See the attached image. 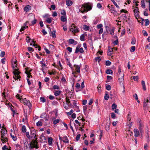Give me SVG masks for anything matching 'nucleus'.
Segmentation results:
<instances>
[{
    "instance_id": "f257e3e1",
    "label": "nucleus",
    "mask_w": 150,
    "mask_h": 150,
    "mask_svg": "<svg viewBox=\"0 0 150 150\" xmlns=\"http://www.w3.org/2000/svg\"><path fill=\"white\" fill-rule=\"evenodd\" d=\"M92 8V4L89 2L84 3L81 6H79V13L80 12L81 13H84L85 12H87L91 10Z\"/></svg>"
},
{
    "instance_id": "f03ea898",
    "label": "nucleus",
    "mask_w": 150,
    "mask_h": 150,
    "mask_svg": "<svg viewBox=\"0 0 150 150\" xmlns=\"http://www.w3.org/2000/svg\"><path fill=\"white\" fill-rule=\"evenodd\" d=\"M7 130L4 129H2L1 131V140L3 142V143L6 142L8 141V139L6 137Z\"/></svg>"
},
{
    "instance_id": "7ed1b4c3",
    "label": "nucleus",
    "mask_w": 150,
    "mask_h": 150,
    "mask_svg": "<svg viewBox=\"0 0 150 150\" xmlns=\"http://www.w3.org/2000/svg\"><path fill=\"white\" fill-rule=\"evenodd\" d=\"M118 73L117 76L118 77V80L120 85H123V82L124 81V74L121 73V70L120 68H119L118 69Z\"/></svg>"
},
{
    "instance_id": "20e7f679",
    "label": "nucleus",
    "mask_w": 150,
    "mask_h": 150,
    "mask_svg": "<svg viewBox=\"0 0 150 150\" xmlns=\"http://www.w3.org/2000/svg\"><path fill=\"white\" fill-rule=\"evenodd\" d=\"M13 73L14 74V75L13 76V78L16 80L20 78L21 77L20 75V72L17 69H15V67L14 66H13Z\"/></svg>"
},
{
    "instance_id": "39448f33",
    "label": "nucleus",
    "mask_w": 150,
    "mask_h": 150,
    "mask_svg": "<svg viewBox=\"0 0 150 150\" xmlns=\"http://www.w3.org/2000/svg\"><path fill=\"white\" fill-rule=\"evenodd\" d=\"M69 30L70 31L74 34L79 31L78 27L74 24H72L71 26L70 27Z\"/></svg>"
},
{
    "instance_id": "423d86ee",
    "label": "nucleus",
    "mask_w": 150,
    "mask_h": 150,
    "mask_svg": "<svg viewBox=\"0 0 150 150\" xmlns=\"http://www.w3.org/2000/svg\"><path fill=\"white\" fill-rule=\"evenodd\" d=\"M28 18L29 21H30L33 19H34L33 20L31 21V24L29 23V26L33 25L36 23L37 20L35 18V17L32 14H29L28 16Z\"/></svg>"
},
{
    "instance_id": "0eeeda50",
    "label": "nucleus",
    "mask_w": 150,
    "mask_h": 150,
    "mask_svg": "<svg viewBox=\"0 0 150 150\" xmlns=\"http://www.w3.org/2000/svg\"><path fill=\"white\" fill-rule=\"evenodd\" d=\"M37 138L33 139L32 142L30 144V148L33 149L34 148L36 149H38V146L37 145L38 142H37Z\"/></svg>"
},
{
    "instance_id": "6e6552de",
    "label": "nucleus",
    "mask_w": 150,
    "mask_h": 150,
    "mask_svg": "<svg viewBox=\"0 0 150 150\" xmlns=\"http://www.w3.org/2000/svg\"><path fill=\"white\" fill-rule=\"evenodd\" d=\"M80 46L79 45H78L76 47L75 50V53H77L79 52L81 53H83L84 52V51L83 50V48L82 47L80 48Z\"/></svg>"
},
{
    "instance_id": "1a4fd4ad",
    "label": "nucleus",
    "mask_w": 150,
    "mask_h": 150,
    "mask_svg": "<svg viewBox=\"0 0 150 150\" xmlns=\"http://www.w3.org/2000/svg\"><path fill=\"white\" fill-rule=\"evenodd\" d=\"M74 67L75 68V70L76 71L74 72H73L72 73V74L74 75L76 73V72H77L78 73H80V66L78 65L75 64L74 65Z\"/></svg>"
},
{
    "instance_id": "9d476101",
    "label": "nucleus",
    "mask_w": 150,
    "mask_h": 150,
    "mask_svg": "<svg viewBox=\"0 0 150 150\" xmlns=\"http://www.w3.org/2000/svg\"><path fill=\"white\" fill-rule=\"evenodd\" d=\"M23 102L26 105H27L30 108H32V106L29 100H28L26 98H25L23 100Z\"/></svg>"
},
{
    "instance_id": "9b49d317",
    "label": "nucleus",
    "mask_w": 150,
    "mask_h": 150,
    "mask_svg": "<svg viewBox=\"0 0 150 150\" xmlns=\"http://www.w3.org/2000/svg\"><path fill=\"white\" fill-rule=\"evenodd\" d=\"M135 8V9H134L133 11L134 13V16L136 18H137L139 17V11L138 10V8L137 7H136Z\"/></svg>"
},
{
    "instance_id": "f8f14e48",
    "label": "nucleus",
    "mask_w": 150,
    "mask_h": 150,
    "mask_svg": "<svg viewBox=\"0 0 150 150\" xmlns=\"http://www.w3.org/2000/svg\"><path fill=\"white\" fill-rule=\"evenodd\" d=\"M36 136V132L35 130H32L30 133L31 138L35 139Z\"/></svg>"
},
{
    "instance_id": "ddd939ff",
    "label": "nucleus",
    "mask_w": 150,
    "mask_h": 150,
    "mask_svg": "<svg viewBox=\"0 0 150 150\" xmlns=\"http://www.w3.org/2000/svg\"><path fill=\"white\" fill-rule=\"evenodd\" d=\"M106 123L105 125V129L106 130L108 131L110 129V121L108 120H106Z\"/></svg>"
},
{
    "instance_id": "4468645a",
    "label": "nucleus",
    "mask_w": 150,
    "mask_h": 150,
    "mask_svg": "<svg viewBox=\"0 0 150 150\" xmlns=\"http://www.w3.org/2000/svg\"><path fill=\"white\" fill-rule=\"evenodd\" d=\"M69 43L70 44H73L74 45H76L77 44V42L76 41L72 39H69Z\"/></svg>"
},
{
    "instance_id": "2eb2a0df",
    "label": "nucleus",
    "mask_w": 150,
    "mask_h": 150,
    "mask_svg": "<svg viewBox=\"0 0 150 150\" xmlns=\"http://www.w3.org/2000/svg\"><path fill=\"white\" fill-rule=\"evenodd\" d=\"M134 136L135 137H137L139 134V130L137 129H135L134 130Z\"/></svg>"
},
{
    "instance_id": "dca6fc26",
    "label": "nucleus",
    "mask_w": 150,
    "mask_h": 150,
    "mask_svg": "<svg viewBox=\"0 0 150 150\" xmlns=\"http://www.w3.org/2000/svg\"><path fill=\"white\" fill-rule=\"evenodd\" d=\"M108 6L110 10L112 11V13L113 11H114L116 13L117 12V11L115 10L113 6L112 5H111L110 6L109 5Z\"/></svg>"
},
{
    "instance_id": "f3484780",
    "label": "nucleus",
    "mask_w": 150,
    "mask_h": 150,
    "mask_svg": "<svg viewBox=\"0 0 150 150\" xmlns=\"http://www.w3.org/2000/svg\"><path fill=\"white\" fill-rule=\"evenodd\" d=\"M33 44H32V43H31L30 44V45H33L34 47H35V48H38V50L39 51H40L41 50V47L38 45L37 44H36L33 41Z\"/></svg>"
},
{
    "instance_id": "a211bd4d",
    "label": "nucleus",
    "mask_w": 150,
    "mask_h": 150,
    "mask_svg": "<svg viewBox=\"0 0 150 150\" xmlns=\"http://www.w3.org/2000/svg\"><path fill=\"white\" fill-rule=\"evenodd\" d=\"M112 49H110V47H108L107 54L108 56H110L112 54Z\"/></svg>"
},
{
    "instance_id": "6ab92c4d",
    "label": "nucleus",
    "mask_w": 150,
    "mask_h": 150,
    "mask_svg": "<svg viewBox=\"0 0 150 150\" xmlns=\"http://www.w3.org/2000/svg\"><path fill=\"white\" fill-rule=\"evenodd\" d=\"M61 20L63 22H65L67 21L66 16H62L61 17Z\"/></svg>"
},
{
    "instance_id": "aec40b11",
    "label": "nucleus",
    "mask_w": 150,
    "mask_h": 150,
    "mask_svg": "<svg viewBox=\"0 0 150 150\" xmlns=\"http://www.w3.org/2000/svg\"><path fill=\"white\" fill-rule=\"evenodd\" d=\"M66 4L67 6H69L72 4L73 2L72 1L68 0L66 1Z\"/></svg>"
},
{
    "instance_id": "412c9836",
    "label": "nucleus",
    "mask_w": 150,
    "mask_h": 150,
    "mask_svg": "<svg viewBox=\"0 0 150 150\" xmlns=\"http://www.w3.org/2000/svg\"><path fill=\"white\" fill-rule=\"evenodd\" d=\"M106 73L108 74H112L113 71L111 70L108 69L106 71Z\"/></svg>"
},
{
    "instance_id": "4be33fe9",
    "label": "nucleus",
    "mask_w": 150,
    "mask_h": 150,
    "mask_svg": "<svg viewBox=\"0 0 150 150\" xmlns=\"http://www.w3.org/2000/svg\"><path fill=\"white\" fill-rule=\"evenodd\" d=\"M142 84L143 87V89L144 91H145L146 90V87L145 82L144 81H142Z\"/></svg>"
},
{
    "instance_id": "5701e85b",
    "label": "nucleus",
    "mask_w": 150,
    "mask_h": 150,
    "mask_svg": "<svg viewBox=\"0 0 150 150\" xmlns=\"http://www.w3.org/2000/svg\"><path fill=\"white\" fill-rule=\"evenodd\" d=\"M53 139L52 137H49L48 138V143L49 145H50L52 144Z\"/></svg>"
},
{
    "instance_id": "b1692460",
    "label": "nucleus",
    "mask_w": 150,
    "mask_h": 150,
    "mask_svg": "<svg viewBox=\"0 0 150 150\" xmlns=\"http://www.w3.org/2000/svg\"><path fill=\"white\" fill-rule=\"evenodd\" d=\"M148 102L146 101H144V104H143V107L144 108V110H146V108H147V106L148 105Z\"/></svg>"
},
{
    "instance_id": "393cba45",
    "label": "nucleus",
    "mask_w": 150,
    "mask_h": 150,
    "mask_svg": "<svg viewBox=\"0 0 150 150\" xmlns=\"http://www.w3.org/2000/svg\"><path fill=\"white\" fill-rule=\"evenodd\" d=\"M31 7L29 5H28L26 6L24 8V11H28L30 9Z\"/></svg>"
},
{
    "instance_id": "a878e982",
    "label": "nucleus",
    "mask_w": 150,
    "mask_h": 150,
    "mask_svg": "<svg viewBox=\"0 0 150 150\" xmlns=\"http://www.w3.org/2000/svg\"><path fill=\"white\" fill-rule=\"evenodd\" d=\"M83 29L85 30L86 31L89 30V26L86 25H83Z\"/></svg>"
},
{
    "instance_id": "bb28decb",
    "label": "nucleus",
    "mask_w": 150,
    "mask_h": 150,
    "mask_svg": "<svg viewBox=\"0 0 150 150\" xmlns=\"http://www.w3.org/2000/svg\"><path fill=\"white\" fill-rule=\"evenodd\" d=\"M139 129L141 134L143 132V127L141 124H140L139 126Z\"/></svg>"
},
{
    "instance_id": "cd10ccee",
    "label": "nucleus",
    "mask_w": 150,
    "mask_h": 150,
    "mask_svg": "<svg viewBox=\"0 0 150 150\" xmlns=\"http://www.w3.org/2000/svg\"><path fill=\"white\" fill-rule=\"evenodd\" d=\"M61 93V91H56L54 93V95L57 96L59 95Z\"/></svg>"
},
{
    "instance_id": "c85d7f7f",
    "label": "nucleus",
    "mask_w": 150,
    "mask_h": 150,
    "mask_svg": "<svg viewBox=\"0 0 150 150\" xmlns=\"http://www.w3.org/2000/svg\"><path fill=\"white\" fill-rule=\"evenodd\" d=\"M109 98V96L108 94V92H106L105 95L104 96V99L105 100H107Z\"/></svg>"
},
{
    "instance_id": "c756f323",
    "label": "nucleus",
    "mask_w": 150,
    "mask_h": 150,
    "mask_svg": "<svg viewBox=\"0 0 150 150\" xmlns=\"http://www.w3.org/2000/svg\"><path fill=\"white\" fill-rule=\"evenodd\" d=\"M145 1L146 2V0H142V1H141L142 7L143 8H145V3H144Z\"/></svg>"
},
{
    "instance_id": "7c9ffc66",
    "label": "nucleus",
    "mask_w": 150,
    "mask_h": 150,
    "mask_svg": "<svg viewBox=\"0 0 150 150\" xmlns=\"http://www.w3.org/2000/svg\"><path fill=\"white\" fill-rule=\"evenodd\" d=\"M55 31L54 30H53L52 31L51 33V36H52L53 38H55L56 37L55 35Z\"/></svg>"
},
{
    "instance_id": "2f4dec72",
    "label": "nucleus",
    "mask_w": 150,
    "mask_h": 150,
    "mask_svg": "<svg viewBox=\"0 0 150 150\" xmlns=\"http://www.w3.org/2000/svg\"><path fill=\"white\" fill-rule=\"evenodd\" d=\"M21 130L23 132H25L26 131L25 126L24 125L22 127Z\"/></svg>"
},
{
    "instance_id": "473e14b6",
    "label": "nucleus",
    "mask_w": 150,
    "mask_h": 150,
    "mask_svg": "<svg viewBox=\"0 0 150 150\" xmlns=\"http://www.w3.org/2000/svg\"><path fill=\"white\" fill-rule=\"evenodd\" d=\"M46 21L48 23L50 24L52 22V19L50 18H47Z\"/></svg>"
},
{
    "instance_id": "72a5a7b5",
    "label": "nucleus",
    "mask_w": 150,
    "mask_h": 150,
    "mask_svg": "<svg viewBox=\"0 0 150 150\" xmlns=\"http://www.w3.org/2000/svg\"><path fill=\"white\" fill-rule=\"evenodd\" d=\"M80 40L81 41H84L85 40V36L83 34H82L81 35Z\"/></svg>"
},
{
    "instance_id": "f704fd0d",
    "label": "nucleus",
    "mask_w": 150,
    "mask_h": 150,
    "mask_svg": "<svg viewBox=\"0 0 150 150\" xmlns=\"http://www.w3.org/2000/svg\"><path fill=\"white\" fill-rule=\"evenodd\" d=\"M145 23L144 25L145 26H147L149 24L150 22L149 20L148 19H146L145 20Z\"/></svg>"
},
{
    "instance_id": "c9c22d12",
    "label": "nucleus",
    "mask_w": 150,
    "mask_h": 150,
    "mask_svg": "<svg viewBox=\"0 0 150 150\" xmlns=\"http://www.w3.org/2000/svg\"><path fill=\"white\" fill-rule=\"evenodd\" d=\"M109 31L111 35H113L114 34V30L112 29L109 28Z\"/></svg>"
},
{
    "instance_id": "e433bc0d",
    "label": "nucleus",
    "mask_w": 150,
    "mask_h": 150,
    "mask_svg": "<svg viewBox=\"0 0 150 150\" xmlns=\"http://www.w3.org/2000/svg\"><path fill=\"white\" fill-rule=\"evenodd\" d=\"M11 137L12 139L14 141H16L17 140V138L16 136L12 135L11 134H10Z\"/></svg>"
},
{
    "instance_id": "4c0bfd02",
    "label": "nucleus",
    "mask_w": 150,
    "mask_h": 150,
    "mask_svg": "<svg viewBox=\"0 0 150 150\" xmlns=\"http://www.w3.org/2000/svg\"><path fill=\"white\" fill-rule=\"evenodd\" d=\"M60 120L59 119H57L53 121V124L54 125H56L59 122Z\"/></svg>"
},
{
    "instance_id": "58836bf2",
    "label": "nucleus",
    "mask_w": 150,
    "mask_h": 150,
    "mask_svg": "<svg viewBox=\"0 0 150 150\" xmlns=\"http://www.w3.org/2000/svg\"><path fill=\"white\" fill-rule=\"evenodd\" d=\"M61 14L63 15V16H66V13L65 11L64 10H61Z\"/></svg>"
},
{
    "instance_id": "ea45409f",
    "label": "nucleus",
    "mask_w": 150,
    "mask_h": 150,
    "mask_svg": "<svg viewBox=\"0 0 150 150\" xmlns=\"http://www.w3.org/2000/svg\"><path fill=\"white\" fill-rule=\"evenodd\" d=\"M63 103L64 104L63 106L64 108L65 109L67 110L69 108V104L67 103L66 104H65L64 102Z\"/></svg>"
},
{
    "instance_id": "a19ab883",
    "label": "nucleus",
    "mask_w": 150,
    "mask_h": 150,
    "mask_svg": "<svg viewBox=\"0 0 150 150\" xmlns=\"http://www.w3.org/2000/svg\"><path fill=\"white\" fill-rule=\"evenodd\" d=\"M117 105L115 103H113L112 106V109L113 110L115 109H116L117 108Z\"/></svg>"
},
{
    "instance_id": "79ce46f5",
    "label": "nucleus",
    "mask_w": 150,
    "mask_h": 150,
    "mask_svg": "<svg viewBox=\"0 0 150 150\" xmlns=\"http://www.w3.org/2000/svg\"><path fill=\"white\" fill-rule=\"evenodd\" d=\"M111 64V62L109 60H107L106 61L105 65L106 66H110Z\"/></svg>"
},
{
    "instance_id": "37998d69",
    "label": "nucleus",
    "mask_w": 150,
    "mask_h": 150,
    "mask_svg": "<svg viewBox=\"0 0 150 150\" xmlns=\"http://www.w3.org/2000/svg\"><path fill=\"white\" fill-rule=\"evenodd\" d=\"M10 109L13 112V116H14V114L15 113H16V111L15 110H14L13 108H12V106H10Z\"/></svg>"
},
{
    "instance_id": "c03bdc74",
    "label": "nucleus",
    "mask_w": 150,
    "mask_h": 150,
    "mask_svg": "<svg viewBox=\"0 0 150 150\" xmlns=\"http://www.w3.org/2000/svg\"><path fill=\"white\" fill-rule=\"evenodd\" d=\"M144 101H146L148 103L149 102V103H150V96H149V97L147 98V99L144 98Z\"/></svg>"
},
{
    "instance_id": "a18cd8bd",
    "label": "nucleus",
    "mask_w": 150,
    "mask_h": 150,
    "mask_svg": "<svg viewBox=\"0 0 150 150\" xmlns=\"http://www.w3.org/2000/svg\"><path fill=\"white\" fill-rule=\"evenodd\" d=\"M40 63L41 65V67L42 68L45 67L46 66L45 63L42 61H40Z\"/></svg>"
},
{
    "instance_id": "49530a36",
    "label": "nucleus",
    "mask_w": 150,
    "mask_h": 150,
    "mask_svg": "<svg viewBox=\"0 0 150 150\" xmlns=\"http://www.w3.org/2000/svg\"><path fill=\"white\" fill-rule=\"evenodd\" d=\"M42 122L40 121H39L36 123V125L38 126H42Z\"/></svg>"
},
{
    "instance_id": "de8ad7c7",
    "label": "nucleus",
    "mask_w": 150,
    "mask_h": 150,
    "mask_svg": "<svg viewBox=\"0 0 150 150\" xmlns=\"http://www.w3.org/2000/svg\"><path fill=\"white\" fill-rule=\"evenodd\" d=\"M74 110H73L71 109V110L70 112H67V114L69 115H71L72 114Z\"/></svg>"
},
{
    "instance_id": "09e8293b",
    "label": "nucleus",
    "mask_w": 150,
    "mask_h": 150,
    "mask_svg": "<svg viewBox=\"0 0 150 150\" xmlns=\"http://www.w3.org/2000/svg\"><path fill=\"white\" fill-rule=\"evenodd\" d=\"M40 100L41 102L44 103L45 102V99L43 97H41L40 98Z\"/></svg>"
},
{
    "instance_id": "8fccbe9b",
    "label": "nucleus",
    "mask_w": 150,
    "mask_h": 150,
    "mask_svg": "<svg viewBox=\"0 0 150 150\" xmlns=\"http://www.w3.org/2000/svg\"><path fill=\"white\" fill-rule=\"evenodd\" d=\"M111 86L110 85H107L106 86V88L108 91H110L111 89Z\"/></svg>"
},
{
    "instance_id": "3c124183",
    "label": "nucleus",
    "mask_w": 150,
    "mask_h": 150,
    "mask_svg": "<svg viewBox=\"0 0 150 150\" xmlns=\"http://www.w3.org/2000/svg\"><path fill=\"white\" fill-rule=\"evenodd\" d=\"M133 79L134 81H137L139 79V76H133Z\"/></svg>"
},
{
    "instance_id": "603ef678",
    "label": "nucleus",
    "mask_w": 150,
    "mask_h": 150,
    "mask_svg": "<svg viewBox=\"0 0 150 150\" xmlns=\"http://www.w3.org/2000/svg\"><path fill=\"white\" fill-rule=\"evenodd\" d=\"M26 74L27 75L28 78L29 79L30 77H32V76L30 75V73L28 72H25Z\"/></svg>"
},
{
    "instance_id": "864d4df0",
    "label": "nucleus",
    "mask_w": 150,
    "mask_h": 150,
    "mask_svg": "<svg viewBox=\"0 0 150 150\" xmlns=\"http://www.w3.org/2000/svg\"><path fill=\"white\" fill-rule=\"evenodd\" d=\"M135 50V46H132L131 47L130 52H134Z\"/></svg>"
},
{
    "instance_id": "5fc2aeb1",
    "label": "nucleus",
    "mask_w": 150,
    "mask_h": 150,
    "mask_svg": "<svg viewBox=\"0 0 150 150\" xmlns=\"http://www.w3.org/2000/svg\"><path fill=\"white\" fill-rule=\"evenodd\" d=\"M26 135L27 137L29 139H30L31 138L28 132H26Z\"/></svg>"
},
{
    "instance_id": "6e6d98bb",
    "label": "nucleus",
    "mask_w": 150,
    "mask_h": 150,
    "mask_svg": "<svg viewBox=\"0 0 150 150\" xmlns=\"http://www.w3.org/2000/svg\"><path fill=\"white\" fill-rule=\"evenodd\" d=\"M5 54V52H4L2 51L0 54V56L1 57H2L4 56Z\"/></svg>"
},
{
    "instance_id": "4d7b16f0",
    "label": "nucleus",
    "mask_w": 150,
    "mask_h": 150,
    "mask_svg": "<svg viewBox=\"0 0 150 150\" xmlns=\"http://www.w3.org/2000/svg\"><path fill=\"white\" fill-rule=\"evenodd\" d=\"M53 88L54 89H59V87L57 86V85H54L53 86Z\"/></svg>"
},
{
    "instance_id": "13d9d810",
    "label": "nucleus",
    "mask_w": 150,
    "mask_h": 150,
    "mask_svg": "<svg viewBox=\"0 0 150 150\" xmlns=\"http://www.w3.org/2000/svg\"><path fill=\"white\" fill-rule=\"evenodd\" d=\"M64 138L65 139V140H63V142L65 143H68L69 141L67 138L66 137Z\"/></svg>"
},
{
    "instance_id": "bf43d9fd",
    "label": "nucleus",
    "mask_w": 150,
    "mask_h": 150,
    "mask_svg": "<svg viewBox=\"0 0 150 150\" xmlns=\"http://www.w3.org/2000/svg\"><path fill=\"white\" fill-rule=\"evenodd\" d=\"M28 26H26V27H25L23 26L21 27V28L20 30V31H23L24 30H25L26 28H28Z\"/></svg>"
},
{
    "instance_id": "052dcab7",
    "label": "nucleus",
    "mask_w": 150,
    "mask_h": 150,
    "mask_svg": "<svg viewBox=\"0 0 150 150\" xmlns=\"http://www.w3.org/2000/svg\"><path fill=\"white\" fill-rule=\"evenodd\" d=\"M80 136L81 135L80 134H78L76 136V141H78L79 140L80 137Z\"/></svg>"
},
{
    "instance_id": "680f3d73",
    "label": "nucleus",
    "mask_w": 150,
    "mask_h": 150,
    "mask_svg": "<svg viewBox=\"0 0 150 150\" xmlns=\"http://www.w3.org/2000/svg\"><path fill=\"white\" fill-rule=\"evenodd\" d=\"M95 60L96 62H99L100 61L101 59L100 58V57H98L96 58Z\"/></svg>"
},
{
    "instance_id": "e2e57ef3",
    "label": "nucleus",
    "mask_w": 150,
    "mask_h": 150,
    "mask_svg": "<svg viewBox=\"0 0 150 150\" xmlns=\"http://www.w3.org/2000/svg\"><path fill=\"white\" fill-rule=\"evenodd\" d=\"M142 33L143 34V35L145 36H147L148 35V34L147 32L143 30L142 31Z\"/></svg>"
},
{
    "instance_id": "0e129e2a",
    "label": "nucleus",
    "mask_w": 150,
    "mask_h": 150,
    "mask_svg": "<svg viewBox=\"0 0 150 150\" xmlns=\"http://www.w3.org/2000/svg\"><path fill=\"white\" fill-rule=\"evenodd\" d=\"M136 42L135 39L134 38H132V41L131 42V44L132 45H134L135 44Z\"/></svg>"
},
{
    "instance_id": "69168bd1",
    "label": "nucleus",
    "mask_w": 150,
    "mask_h": 150,
    "mask_svg": "<svg viewBox=\"0 0 150 150\" xmlns=\"http://www.w3.org/2000/svg\"><path fill=\"white\" fill-rule=\"evenodd\" d=\"M46 114L45 113H43L42 114L40 117H46Z\"/></svg>"
},
{
    "instance_id": "338daca9",
    "label": "nucleus",
    "mask_w": 150,
    "mask_h": 150,
    "mask_svg": "<svg viewBox=\"0 0 150 150\" xmlns=\"http://www.w3.org/2000/svg\"><path fill=\"white\" fill-rule=\"evenodd\" d=\"M107 80H108V81L109 82L110 80H111L112 79V77L110 76H107Z\"/></svg>"
},
{
    "instance_id": "774afa93",
    "label": "nucleus",
    "mask_w": 150,
    "mask_h": 150,
    "mask_svg": "<svg viewBox=\"0 0 150 150\" xmlns=\"http://www.w3.org/2000/svg\"><path fill=\"white\" fill-rule=\"evenodd\" d=\"M113 43L114 45H117L118 44V39H117L113 42Z\"/></svg>"
}]
</instances>
